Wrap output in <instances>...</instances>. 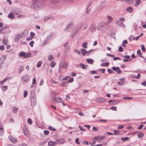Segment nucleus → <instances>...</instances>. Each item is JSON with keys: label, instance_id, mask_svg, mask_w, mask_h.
<instances>
[{"label": "nucleus", "instance_id": "obj_1", "mask_svg": "<svg viewBox=\"0 0 146 146\" xmlns=\"http://www.w3.org/2000/svg\"><path fill=\"white\" fill-rule=\"evenodd\" d=\"M29 79V76L28 74H26L23 76L21 80L23 82L24 84L26 83Z\"/></svg>", "mask_w": 146, "mask_h": 146}, {"label": "nucleus", "instance_id": "obj_2", "mask_svg": "<svg viewBox=\"0 0 146 146\" xmlns=\"http://www.w3.org/2000/svg\"><path fill=\"white\" fill-rule=\"evenodd\" d=\"M31 103L32 106L34 107L36 105V102L35 99V94H33L31 98Z\"/></svg>", "mask_w": 146, "mask_h": 146}, {"label": "nucleus", "instance_id": "obj_3", "mask_svg": "<svg viewBox=\"0 0 146 146\" xmlns=\"http://www.w3.org/2000/svg\"><path fill=\"white\" fill-rule=\"evenodd\" d=\"M105 138L104 136H98L95 137L92 139L93 141H96L98 140H102Z\"/></svg>", "mask_w": 146, "mask_h": 146}, {"label": "nucleus", "instance_id": "obj_4", "mask_svg": "<svg viewBox=\"0 0 146 146\" xmlns=\"http://www.w3.org/2000/svg\"><path fill=\"white\" fill-rule=\"evenodd\" d=\"M9 139L12 143H15L17 142L16 138L11 135H9Z\"/></svg>", "mask_w": 146, "mask_h": 146}, {"label": "nucleus", "instance_id": "obj_5", "mask_svg": "<svg viewBox=\"0 0 146 146\" xmlns=\"http://www.w3.org/2000/svg\"><path fill=\"white\" fill-rule=\"evenodd\" d=\"M56 144H62L65 142V140L63 138H62L60 139H57L56 141Z\"/></svg>", "mask_w": 146, "mask_h": 146}, {"label": "nucleus", "instance_id": "obj_6", "mask_svg": "<svg viewBox=\"0 0 146 146\" xmlns=\"http://www.w3.org/2000/svg\"><path fill=\"white\" fill-rule=\"evenodd\" d=\"M96 29V26L94 24L92 25L90 28L89 29V30L91 32H93L95 31Z\"/></svg>", "mask_w": 146, "mask_h": 146}, {"label": "nucleus", "instance_id": "obj_7", "mask_svg": "<svg viewBox=\"0 0 146 146\" xmlns=\"http://www.w3.org/2000/svg\"><path fill=\"white\" fill-rule=\"evenodd\" d=\"M111 69L113 70L116 71L118 74H120L121 72V70L118 67H113L111 68Z\"/></svg>", "mask_w": 146, "mask_h": 146}, {"label": "nucleus", "instance_id": "obj_8", "mask_svg": "<svg viewBox=\"0 0 146 146\" xmlns=\"http://www.w3.org/2000/svg\"><path fill=\"white\" fill-rule=\"evenodd\" d=\"M23 131L25 135L26 136L28 135L29 134V132L28 130L27 127L24 126H23Z\"/></svg>", "mask_w": 146, "mask_h": 146}, {"label": "nucleus", "instance_id": "obj_9", "mask_svg": "<svg viewBox=\"0 0 146 146\" xmlns=\"http://www.w3.org/2000/svg\"><path fill=\"white\" fill-rule=\"evenodd\" d=\"M53 100H54L56 102H61L62 100L61 98L59 97L56 98L54 97L53 98Z\"/></svg>", "mask_w": 146, "mask_h": 146}, {"label": "nucleus", "instance_id": "obj_10", "mask_svg": "<svg viewBox=\"0 0 146 146\" xmlns=\"http://www.w3.org/2000/svg\"><path fill=\"white\" fill-rule=\"evenodd\" d=\"M22 37V36L21 34H17L16 36H15V41L16 42H18Z\"/></svg>", "mask_w": 146, "mask_h": 146}, {"label": "nucleus", "instance_id": "obj_11", "mask_svg": "<svg viewBox=\"0 0 146 146\" xmlns=\"http://www.w3.org/2000/svg\"><path fill=\"white\" fill-rule=\"evenodd\" d=\"M80 51L81 52L82 54V56H84L86 55V49L84 48L81 49L80 50Z\"/></svg>", "mask_w": 146, "mask_h": 146}, {"label": "nucleus", "instance_id": "obj_12", "mask_svg": "<svg viewBox=\"0 0 146 146\" xmlns=\"http://www.w3.org/2000/svg\"><path fill=\"white\" fill-rule=\"evenodd\" d=\"M48 144L49 146H54L56 144V141L53 142L50 141L48 142Z\"/></svg>", "mask_w": 146, "mask_h": 146}, {"label": "nucleus", "instance_id": "obj_13", "mask_svg": "<svg viewBox=\"0 0 146 146\" xmlns=\"http://www.w3.org/2000/svg\"><path fill=\"white\" fill-rule=\"evenodd\" d=\"M10 79V78L9 77H7L4 79L2 81H0V84L1 85H2L3 83L5 82L7 80H9Z\"/></svg>", "mask_w": 146, "mask_h": 146}, {"label": "nucleus", "instance_id": "obj_14", "mask_svg": "<svg viewBox=\"0 0 146 146\" xmlns=\"http://www.w3.org/2000/svg\"><path fill=\"white\" fill-rule=\"evenodd\" d=\"M106 6V4L104 2H102L100 3L99 5V8L101 9H102L104 8Z\"/></svg>", "mask_w": 146, "mask_h": 146}, {"label": "nucleus", "instance_id": "obj_15", "mask_svg": "<svg viewBox=\"0 0 146 146\" xmlns=\"http://www.w3.org/2000/svg\"><path fill=\"white\" fill-rule=\"evenodd\" d=\"M73 24L72 23H70L68 24V25H67L66 28L65 29L64 31L65 32H66L67 31V30H68V29L70 28V27L71 26L73 25Z\"/></svg>", "mask_w": 146, "mask_h": 146}, {"label": "nucleus", "instance_id": "obj_16", "mask_svg": "<svg viewBox=\"0 0 146 146\" xmlns=\"http://www.w3.org/2000/svg\"><path fill=\"white\" fill-rule=\"evenodd\" d=\"M77 34L76 33L74 32V31L72 32L70 35V37L71 38H74L75 36Z\"/></svg>", "mask_w": 146, "mask_h": 146}, {"label": "nucleus", "instance_id": "obj_17", "mask_svg": "<svg viewBox=\"0 0 146 146\" xmlns=\"http://www.w3.org/2000/svg\"><path fill=\"white\" fill-rule=\"evenodd\" d=\"M106 99L103 98H100L98 99V101L100 103H102L105 102Z\"/></svg>", "mask_w": 146, "mask_h": 146}, {"label": "nucleus", "instance_id": "obj_18", "mask_svg": "<svg viewBox=\"0 0 146 146\" xmlns=\"http://www.w3.org/2000/svg\"><path fill=\"white\" fill-rule=\"evenodd\" d=\"M80 66L83 69L87 68L88 67V66L87 65H85L81 63L80 64Z\"/></svg>", "mask_w": 146, "mask_h": 146}, {"label": "nucleus", "instance_id": "obj_19", "mask_svg": "<svg viewBox=\"0 0 146 146\" xmlns=\"http://www.w3.org/2000/svg\"><path fill=\"white\" fill-rule=\"evenodd\" d=\"M8 17L9 18L11 19H13L15 18L14 15L12 13H9V14L8 15Z\"/></svg>", "mask_w": 146, "mask_h": 146}, {"label": "nucleus", "instance_id": "obj_20", "mask_svg": "<svg viewBox=\"0 0 146 146\" xmlns=\"http://www.w3.org/2000/svg\"><path fill=\"white\" fill-rule=\"evenodd\" d=\"M31 54L30 52H28L27 53H25V58H28L31 56Z\"/></svg>", "mask_w": 146, "mask_h": 146}, {"label": "nucleus", "instance_id": "obj_21", "mask_svg": "<svg viewBox=\"0 0 146 146\" xmlns=\"http://www.w3.org/2000/svg\"><path fill=\"white\" fill-rule=\"evenodd\" d=\"M126 11L129 13H131L133 11V9L131 7H130L126 8Z\"/></svg>", "mask_w": 146, "mask_h": 146}, {"label": "nucleus", "instance_id": "obj_22", "mask_svg": "<svg viewBox=\"0 0 146 146\" xmlns=\"http://www.w3.org/2000/svg\"><path fill=\"white\" fill-rule=\"evenodd\" d=\"M88 44L87 42H84L82 44V46L84 48H87V45Z\"/></svg>", "mask_w": 146, "mask_h": 146}, {"label": "nucleus", "instance_id": "obj_23", "mask_svg": "<svg viewBox=\"0 0 146 146\" xmlns=\"http://www.w3.org/2000/svg\"><path fill=\"white\" fill-rule=\"evenodd\" d=\"M141 1L140 0H135V6H137L139 4L141 3Z\"/></svg>", "mask_w": 146, "mask_h": 146}, {"label": "nucleus", "instance_id": "obj_24", "mask_svg": "<svg viewBox=\"0 0 146 146\" xmlns=\"http://www.w3.org/2000/svg\"><path fill=\"white\" fill-rule=\"evenodd\" d=\"M4 133L3 129V127H0V136H2Z\"/></svg>", "mask_w": 146, "mask_h": 146}, {"label": "nucleus", "instance_id": "obj_25", "mask_svg": "<svg viewBox=\"0 0 146 146\" xmlns=\"http://www.w3.org/2000/svg\"><path fill=\"white\" fill-rule=\"evenodd\" d=\"M109 64V62H106L101 64V66H108Z\"/></svg>", "mask_w": 146, "mask_h": 146}, {"label": "nucleus", "instance_id": "obj_26", "mask_svg": "<svg viewBox=\"0 0 146 146\" xmlns=\"http://www.w3.org/2000/svg\"><path fill=\"white\" fill-rule=\"evenodd\" d=\"M86 61L89 63L92 64L94 60L92 59H87Z\"/></svg>", "mask_w": 146, "mask_h": 146}, {"label": "nucleus", "instance_id": "obj_27", "mask_svg": "<svg viewBox=\"0 0 146 146\" xmlns=\"http://www.w3.org/2000/svg\"><path fill=\"white\" fill-rule=\"evenodd\" d=\"M107 18L109 20V22H111L113 20V18L112 17L109 15L107 16Z\"/></svg>", "mask_w": 146, "mask_h": 146}, {"label": "nucleus", "instance_id": "obj_28", "mask_svg": "<svg viewBox=\"0 0 146 146\" xmlns=\"http://www.w3.org/2000/svg\"><path fill=\"white\" fill-rule=\"evenodd\" d=\"M139 38V37L138 36L133 38V37L132 36H131L129 39L130 40V38H131V39H133V40H137Z\"/></svg>", "mask_w": 146, "mask_h": 146}, {"label": "nucleus", "instance_id": "obj_29", "mask_svg": "<svg viewBox=\"0 0 146 146\" xmlns=\"http://www.w3.org/2000/svg\"><path fill=\"white\" fill-rule=\"evenodd\" d=\"M5 59V56H2L0 58V61L1 63H3Z\"/></svg>", "mask_w": 146, "mask_h": 146}, {"label": "nucleus", "instance_id": "obj_30", "mask_svg": "<svg viewBox=\"0 0 146 146\" xmlns=\"http://www.w3.org/2000/svg\"><path fill=\"white\" fill-rule=\"evenodd\" d=\"M137 53L139 56H140L142 58H143V57L142 56V54L141 53V50H138L137 51Z\"/></svg>", "mask_w": 146, "mask_h": 146}, {"label": "nucleus", "instance_id": "obj_31", "mask_svg": "<svg viewBox=\"0 0 146 146\" xmlns=\"http://www.w3.org/2000/svg\"><path fill=\"white\" fill-rule=\"evenodd\" d=\"M81 27H82V26H80V27H79L77 29H76L74 30V32H75L77 34V33H78Z\"/></svg>", "mask_w": 146, "mask_h": 146}, {"label": "nucleus", "instance_id": "obj_32", "mask_svg": "<svg viewBox=\"0 0 146 146\" xmlns=\"http://www.w3.org/2000/svg\"><path fill=\"white\" fill-rule=\"evenodd\" d=\"M7 88V87L6 86H3L1 87V88L2 90L3 91H5Z\"/></svg>", "mask_w": 146, "mask_h": 146}, {"label": "nucleus", "instance_id": "obj_33", "mask_svg": "<svg viewBox=\"0 0 146 146\" xmlns=\"http://www.w3.org/2000/svg\"><path fill=\"white\" fill-rule=\"evenodd\" d=\"M115 23L117 25L119 26L121 24V22L117 20L115 22Z\"/></svg>", "mask_w": 146, "mask_h": 146}, {"label": "nucleus", "instance_id": "obj_34", "mask_svg": "<svg viewBox=\"0 0 146 146\" xmlns=\"http://www.w3.org/2000/svg\"><path fill=\"white\" fill-rule=\"evenodd\" d=\"M19 55L21 57H25V52H21L19 53Z\"/></svg>", "mask_w": 146, "mask_h": 146}, {"label": "nucleus", "instance_id": "obj_35", "mask_svg": "<svg viewBox=\"0 0 146 146\" xmlns=\"http://www.w3.org/2000/svg\"><path fill=\"white\" fill-rule=\"evenodd\" d=\"M28 94V92L27 90H25L24 92V96L25 97H27Z\"/></svg>", "mask_w": 146, "mask_h": 146}, {"label": "nucleus", "instance_id": "obj_36", "mask_svg": "<svg viewBox=\"0 0 146 146\" xmlns=\"http://www.w3.org/2000/svg\"><path fill=\"white\" fill-rule=\"evenodd\" d=\"M42 63V62L41 61H40L38 62L37 64V66L38 67H40L41 66Z\"/></svg>", "mask_w": 146, "mask_h": 146}, {"label": "nucleus", "instance_id": "obj_37", "mask_svg": "<svg viewBox=\"0 0 146 146\" xmlns=\"http://www.w3.org/2000/svg\"><path fill=\"white\" fill-rule=\"evenodd\" d=\"M48 129L50 130H51L53 131H56V129L52 127L51 126H49L48 127Z\"/></svg>", "mask_w": 146, "mask_h": 146}, {"label": "nucleus", "instance_id": "obj_38", "mask_svg": "<svg viewBox=\"0 0 146 146\" xmlns=\"http://www.w3.org/2000/svg\"><path fill=\"white\" fill-rule=\"evenodd\" d=\"M56 64V63L54 62H51L50 64V66L52 67H54L55 66Z\"/></svg>", "mask_w": 146, "mask_h": 146}, {"label": "nucleus", "instance_id": "obj_39", "mask_svg": "<svg viewBox=\"0 0 146 146\" xmlns=\"http://www.w3.org/2000/svg\"><path fill=\"white\" fill-rule=\"evenodd\" d=\"M27 122L28 123H29V124L31 125L32 123V121L31 119L30 118H29L28 119Z\"/></svg>", "mask_w": 146, "mask_h": 146}, {"label": "nucleus", "instance_id": "obj_40", "mask_svg": "<svg viewBox=\"0 0 146 146\" xmlns=\"http://www.w3.org/2000/svg\"><path fill=\"white\" fill-rule=\"evenodd\" d=\"M48 60H50L52 59H54L53 56L52 55H49L48 56Z\"/></svg>", "mask_w": 146, "mask_h": 146}, {"label": "nucleus", "instance_id": "obj_41", "mask_svg": "<svg viewBox=\"0 0 146 146\" xmlns=\"http://www.w3.org/2000/svg\"><path fill=\"white\" fill-rule=\"evenodd\" d=\"M73 81H74L73 78H70V79L67 82H68V83H71V82H72Z\"/></svg>", "mask_w": 146, "mask_h": 146}, {"label": "nucleus", "instance_id": "obj_42", "mask_svg": "<svg viewBox=\"0 0 146 146\" xmlns=\"http://www.w3.org/2000/svg\"><path fill=\"white\" fill-rule=\"evenodd\" d=\"M50 82H51V83H53V84H58V82L55 81H54V80H53L52 79H51L50 80Z\"/></svg>", "mask_w": 146, "mask_h": 146}, {"label": "nucleus", "instance_id": "obj_43", "mask_svg": "<svg viewBox=\"0 0 146 146\" xmlns=\"http://www.w3.org/2000/svg\"><path fill=\"white\" fill-rule=\"evenodd\" d=\"M129 139V137H126L125 138H124L123 137H122L121 138V140L123 141H126V140H128V139Z\"/></svg>", "mask_w": 146, "mask_h": 146}, {"label": "nucleus", "instance_id": "obj_44", "mask_svg": "<svg viewBox=\"0 0 146 146\" xmlns=\"http://www.w3.org/2000/svg\"><path fill=\"white\" fill-rule=\"evenodd\" d=\"M24 69V67L23 66H21L20 67L19 70L21 72V73L23 70Z\"/></svg>", "mask_w": 146, "mask_h": 146}, {"label": "nucleus", "instance_id": "obj_45", "mask_svg": "<svg viewBox=\"0 0 146 146\" xmlns=\"http://www.w3.org/2000/svg\"><path fill=\"white\" fill-rule=\"evenodd\" d=\"M9 27V25H7L4 26L2 29V30H4L8 28Z\"/></svg>", "mask_w": 146, "mask_h": 146}, {"label": "nucleus", "instance_id": "obj_46", "mask_svg": "<svg viewBox=\"0 0 146 146\" xmlns=\"http://www.w3.org/2000/svg\"><path fill=\"white\" fill-rule=\"evenodd\" d=\"M144 135V134L143 133H141V134H139L138 135V137L139 138H140L142 137H143Z\"/></svg>", "mask_w": 146, "mask_h": 146}, {"label": "nucleus", "instance_id": "obj_47", "mask_svg": "<svg viewBox=\"0 0 146 146\" xmlns=\"http://www.w3.org/2000/svg\"><path fill=\"white\" fill-rule=\"evenodd\" d=\"M70 77V76H68L65 77L64 78H63L62 79V80H66L67 79H68Z\"/></svg>", "mask_w": 146, "mask_h": 146}, {"label": "nucleus", "instance_id": "obj_48", "mask_svg": "<svg viewBox=\"0 0 146 146\" xmlns=\"http://www.w3.org/2000/svg\"><path fill=\"white\" fill-rule=\"evenodd\" d=\"M123 98L125 100H131L132 99L131 97H123Z\"/></svg>", "mask_w": 146, "mask_h": 146}, {"label": "nucleus", "instance_id": "obj_49", "mask_svg": "<svg viewBox=\"0 0 146 146\" xmlns=\"http://www.w3.org/2000/svg\"><path fill=\"white\" fill-rule=\"evenodd\" d=\"M36 81V77H34L33 78V81H32V84H35V83Z\"/></svg>", "mask_w": 146, "mask_h": 146}, {"label": "nucleus", "instance_id": "obj_50", "mask_svg": "<svg viewBox=\"0 0 146 146\" xmlns=\"http://www.w3.org/2000/svg\"><path fill=\"white\" fill-rule=\"evenodd\" d=\"M13 110L15 112H16L17 111L18 108L16 107H14L13 108Z\"/></svg>", "mask_w": 146, "mask_h": 146}, {"label": "nucleus", "instance_id": "obj_51", "mask_svg": "<svg viewBox=\"0 0 146 146\" xmlns=\"http://www.w3.org/2000/svg\"><path fill=\"white\" fill-rule=\"evenodd\" d=\"M67 82H62L60 84V85L63 86H66L65 84Z\"/></svg>", "mask_w": 146, "mask_h": 146}, {"label": "nucleus", "instance_id": "obj_52", "mask_svg": "<svg viewBox=\"0 0 146 146\" xmlns=\"http://www.w3.org/2000/svg\"><path fill=\"white\" fill-rule=\"evenodd\" d=\"M111 109L113 110L116 111L117 110V108L115 106H112L111 107Z\"/></svg>", "mask_w": 146, "mask_h": 146}, {"label": "nucleus", "instance_id": "obj_53", "mask_svg": "<svg viewBox=\"0 0 146 146\" xmlns=\"http://www.w3.org/2000/svg\"><path fill=\"white\" fill-rule=\"evenodd\" d=\"M141 47L142 50L143 51H145V49L144 45H141Z\"/></svg>", "mask_w": 146, "mask_h": 146}, {"label": "nucleus", "instance_id": "obj_54", "mask_svg": "<svg viewBox=\"0 0 146 146\" xmlns=\"http://www.w3.org/2000/svg\"><path fill=\"white\" fill-rule=\"evenodd\" d=\"M79 128L82 131H85L86 130L84 129L83 127H82V126H79Z\"/></svg>", "mask_w": 146, "mask_h": 146}, {"label": "nucleus", "instance_id": "obj_55", "mask_svg": "<svg viewBox=\"0 0 146 146\" xmlns=\"http://www.w3.org/2000/svg\"><path fill=\"white\" fill-rule=\"evenodd\" d=\"M99 70L101 71L102 74L104 73L105 71V69H100Z\"/></svg>", "mask_w": 146, "mask_h": 146}, {"label": "nucleus", "instance_id": "obj_56", "mask_svg": "<svg viewBox=\"0 0 146 146\" xmlns=\"http://www.w3.org/2000/svg\"><path fill=\"white\" fill-rule=\"evenodd\" d=\"M74 52L77 53H78V54H80V52L78 50L76 49L74 50Z\"/></svg>", "mask_w": 146, "mask_h": 146}, {"label": "nucleus", "instance_id": "obj_57", "mask_svg": "<svg viewBox=\"0 0 146 146\" xmlns=\"http://www.w3.org/2000/svg\"><path fill=\"white\" fill-rule=\"evenodd\" d=\"M92 50H89L88 51H86V55H87V56L88 55L90 54V52L91 51H92Z\"/></svg>", "mask_w": 146, "mask_h": 146}, {"label": "nucleus", "instance_id": "obj_58", "mask_svg": "<svg viewBox=\"0 0 146 146\" xmlns=\"http://www.w3.org/2000/svg\"><path fill=\"white\" fill-rule=\"evenodd\" d=\"M34 43V42L33 41H31L29 43L31 47H32L33 46V44Z\"/></svg>", "mask_w": 146, "mask_h": 146}, {"label": "nucleus", "instance_id": "obj_59", "mask_svg": "<svg viewBox=\"0 0 146 146\" xmlns=\"http://www.w3.org/2000/svg\"><path fill=\"white\" fill-rule=\"evenodd\" d=\"M119 27L122 28H125V26L124 24H123V22H121V24Z\"/></svg>", "mask_w": 146, "mask_h": 146}, {"label": "nucleus", "instance_id": "obj_60", "mask_svg": "<svg viewBox=\"0 0 146 146\" xmlns=\"http://www.w3.org/2000/svg\"><path fill=\"white\" fill-rule=\"evenodd\" d=\"M114 132L115 133H114V135H117L119 134V131L117 130H114Z\"/></svg>", "mask_w": 146, "mask_h": 146}, {"label": "nucleus", "instance_id": "obj_61", "mask_svg": "<svg viewBox=\"0 0 146 146\" xmlns=\"http://www.w3.org/2000/svg\"><path fill=\"white\" fill-rule=\"evenodd\" d=\"M30 34L31 35L30 37H32V38L33 37V36H34L35 35V33H34L32 32H31Z\"/></svg>", "mask_w": 146, "mask_h": 146}, {"label": "nucleus", "instance_id": "obj_62", "mask_svg": "<svg viewBox=\"0 0 146 146\" xmlns=\"http://www.w3.org/2000/svg\"><path fill=\"white\" fill-rule=\"evenodd\" d=\"M50 18L48 17H46L44 18V20L45 21H47L48 20L50 19Z\"/></svg>", "mask_w": 146, "mask_h": 146}, {"label": "nucleus", "instance_id": "obj_63", "mask_svg": "<svg viewBox=\"0 0 146 146\" xmlns=\"http://www.w3.org/2000/svg\"><path fill=\"white\" fill-rule=\"evenodd\" d=\"M119 20L121 22H124L125 21V19L124 18H120Z\"/></svg>", "mask_w": 146, "mask_h": 146}, {"label": "nucleus", "instance_id": "obj_64", "mask_svg": "<svg viewBox=\"0 0 146 146\" xmlns=\"http://www.w3.org/2000/svg\"><path fill=\"white\" fill-rule=\"evenodd\" d=\"M141 84L143 86H146V81L142 82Z\"/></svg>", "mask_w": 146, "mask_h": 146}]
</instances>
